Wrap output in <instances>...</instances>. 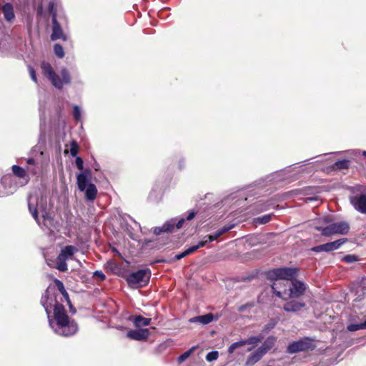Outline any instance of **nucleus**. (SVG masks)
<instances>
[{
    "instance_id": "nucleus-1",
    "label": "nucleus",
    "mask_w": 366,
    "mask_h": 366,
    "mask_svg": "<svg viewBox=\"0 0 366 366\" xmlns=\"http://www.w3.org/2000/svg\"><path fill=\"white\" fill-rule=\"evenodd\" d=\"M39 118H40V134L39 144L35 146L31 152V157L26 159V170L33 174H40L44 167L45 157L44 152L46 148L45 143V119H44V106L40 102L39 104Z\"/></svg>"
},
{
    "instance_id": "nucleus-2",
    "label": "nucleus",
    "mask_w": 366,
    "mask_h": 366,
    "mask_svg": "<svg viewBox=\"0 0 366 366\" xmlns=\"http://www.w3.org/2000/svg\"><path fill=\"white\" fill-rule=\"evenodd\" d=\"M49 325L54 332L62 336L74 335L78 330L77 324L70 320L64 307L61 305H56L54 309V319L49 320Z\"/></svg>"
},
{
    "instance_id": "nucleus-3",
    "label": "nucleus",
    "mask_w": 366,
    "mask_h": 366,
    "mask_svg": "<svg viewBox=\"0 0 366 366\" xmlns=\"http://www.w3.org/2000/svg\"><path fill=\"white\" fill-rule=\"evenodd\" d=\"M28 207L38 225L44 228L46 222V199L43 192L36 190L28 197Z\"/></svg>"
},
{
    "instance_id": "nucleus-4",
    "label": "nucleus",
    "mask_w": 366,
    "mask_h": 366,
    "mask_svg": "<svg viewBox=\"0 0 366 366\" xmlns=\"http://www.w3.org/2000/svg\"><path fill=\"white\" fill-rule=\"evenodd\" d=\"M277 283L274 282L272 285V290L276 296L282 298L283 300H287L293 297H299L302 295L306 290L305 285L300 282L297 281L295 279L292 281V286L288 290H285L283 292L278 291Z\"/></svg>"
},
{
    "instance_id": "nucleus-5",
    "label": "nucleus",
    "mask_w": 366,
    "mask_h": 366,
    "mask_svg": "<svg viewBox=\"0 0 366 366\" xmlns=\"http://www.w3.org/2000/svg\"><path fill=\"white\" fill-rule=\"evenodd\" d=\"M89 172L80 173L77 175L78 188L81 192H85V197L89 201H94L97 194L96 186L89 182Z\"/></svg>"
},
{
    "instance_id": "nucleus-6",
    "label": "nucleus",
    "mask_w": 366,
    "mask_h": 366,
    "mask_svg": "<svg viewBox=\"0 0 366 366\" xmlns=\"http://www.w3.org/2000/svg\"><path fill=\"white\" fill-rule=\"evenodd\" d=\"M49 11L52 15V32L51 39L53 41L61 39L63 41L67 40V36L64 32L61 26L57 21L58 6L54 1L49 2Z\"/></svg>"
},
{
    "instance_id": "nucleus-7",
    "label": "nucleus",
    "mask_w": 366,
    "mask_h": 366,
    "mask_svg": "<svg viewBox=\"0 0 366 366\" xmlns=\"http://www.w3.org/2000/svg\"><path fill=\"white\" fill-rule=\"evenodd\" d=\"M298 274V269L292 267H280L269 270L267 276L270 280H294Z\"/></svg>"
},
{
    "instance_id": "nucleus-8",
    "label": "nucleus",
    "mask_w": 366,
    "mask_h": 366,
    "mask_svg": "<svg viewBox=\"0 0 366 366\" xmlns=\"http://www.w3.org/2000/svg\"><path fill=\"white\" fill-rule=\"evenodd\" d=\"M151 272L149 269H139L131 273L127 278L129 285L133 287H143L146 285L150 279Z\"/></svg>"
},
{
    "instance_id": "nucleus-9",
    "label": "nucleus",
    "mask_w": 366,
    "mask_h": 366,
    "mask_svg": "<svg viewBox=\"0 0 366 366\" xmlns=\"http://www.w3.org/2000/svg\"><path fill=\"white\" fill-rule=\"evenodd\" d=\"M316 229L321 231L323 235L330 236L335 234H346L349 232L350 226L345 222H340L331 224L325 227H316Z\"/></svg>"
},
{
    "instance_id": "nucleus-10",
    "label": "nucleus",
    "mask_w": 366,
    "mask_h": 366,
    "mask_svg": "<svg viewBox=\"0 0 366 366\" xmlns=\"http://www.w3.org/2000/svg\"><path fill=\"white\" fill-rule=\"evenodd\" d=\"M263 337L261 335L258 336H251L247 339H242L239 341L235 342L232 343L229 347H228V353L232 354L234 352V350L237 348L242 347L244 345H251L249 347L247 350V351L250 352L253 350L254 348H255L257 345L262 342Z\"/></svg>"
},
{
    "instance_id": "nucleus-11",
    "label": "nucleus",
    "mask_w": 366,
    "mask_h": 366,
    "mask_svg": "<svg viewBox=\"0 0 366 366\" xmlns=\"http://www.w3.org/2000/svg\"><path fill=\"white\" fill-rule=\"evenodd\" d=\"M46 71L47 76L50 79L52 84L56 89H60L62 88L64 84L69 82V75L66 69H62L61 71V77L59 75L54 74L52 71L51 66L48 64Z\"/></svg>"
},
{
    "instance_id": "nucleus-12",
    "label": "nucleus",
    "mask_w": 366,
    "mask_h": 366,
    "mask_svg": "<svg viewBox=\"0 0 366 366\" xmlns=\"http://www.w3.org/2000/svg\"><path fill=\"white\" fill-rule=\"evenodd\" d=\"M184 222V219L182 218L176 223V219H172L167 221L162 227H156L154 228V233L159 235L162 232H171L174 231V227L180 229Z\"/></svg>"
},
{
    "instance_id": "nucleus-13",
    "label": "nucleus",
    "mask_w": 366,
    "mask_h": 366,
    "mask_svg": "<svg viewBox=\"0 0 366 366\" xmlns=\"http://www.w3.org/2000/svg\"><path fill=\"white\" fill-rule=\"evenodd\" d=\"M313 345L309 339L293 342L287 346V351L290 354L312 350Z\"/></svg>"
},
{
    "instance_id": "nucleus-14",
    "label": "nucleus",
    "mask_w": 366,
    "mask_h": 366,
    "mask_svg": "<svg viewBox=\"0 0 366 366\" xmlns=\"http://www.w3.org/2000/svg\"><path fill=\"white\" fill-rule=\"evenodd\" d=\"M347 239L343 238L334 242L325 243L318 246H315L311 249L312 251L315 252H331L340 248V247L346 242Z\"/></svg>"
},
{
    "instance_id": "nucleus-15",
    "label": "nucleus",
    "mask_w": 366,
    "mask_h": 366,
    "mask_svg": "<svg viewBox=\"0 0 366 366\" xmlns=\"http://www.w3.org/2000/svg\"><path fill=\"white\" fill-rule=\"evenodd\" d=\"M11 176H5L0 182V197H4L13 194L15 187L11 184Z\"/></svg>"
},
{
    "instance_id": "nucleus-16",
    "label": "nucleus",
    "mask_w": 366,
    "mask_h": 366,
    "mask_svg": "<svg viewBox=\"0 0 366 366\" xmlns=\"http://www.w3.org/2000/svg\"><path fill=\"white\" fill-rule=\"evenodd\" d=\"M350 202L358 212L366 214V194H360L350 197Z\"/></svg>"
},
{
    "instance_id": "nucleus-17",
    "label": "nucleus",
    "mask_w": 366,
    "mask_h": 366,
    "mask_svg": "<svg viewBox=\"0 0 366 366\" xmlns=\"http://www.w3.org/2000/svg\"><path fill=\"white\" fill-rule=\"evenodd\" d=\"M127 337L130 339L135 340H145L149 335V330L148 329H139L132 330L127 332Z\"/></svg>"
},
{
    "instance_id": "nucleus-18",
    "label": "nucleus",
    "mask_w": 366,
    "mask_h": 366,
    "mask_svg": "<svg viewBox=\"0 0 366 366\" xmlns=\"http://www.w3.org/2000/svg\"><path fill=\"white\" fill-rule=\"evenodd\" d=\"M305 303L301 301L297 300H292L288 302H287L284 307L283 309L286 312H295L301 310L303 307H305Z\"/></svg>"
},
{
    "instance_id": "nucleus-19",
    "label": "nucleus",
    "mask_w": 366,
    "mask_h": 366,
    "mask_svg": "<svg viewBox=\"0 0 366 366\" xmlns=\"http://www.w3.org/2000/svg\"><path fill=\"white\" fill-rule=\"evenodd\" d=\"M264 355L258 349L252 352L247 357L245 362V366H252L259 362Z\"/></svg>"
},
{
    "instance_id": "nucleus-20",
    "label": "nucleus",
    "mask_w": 366,
    "mask_h": 366,
    "mask_svg": "<svg viewBox=\"0 0 366 366\" xmlns=\"http://www.w3.org/2000/svg\"><path fill=\"white\" fill-rule=\"evenodd\" d=\"M205 245V242H199L197 245L192 246L189 247L188 249H185L184 252H180L175 255L174 259L176 260H179L182 258H184V257L193 253L196 250H197L199 248L202 247Z\"/></svg>"
},
{
    "instance_id": "nucleus-21",
    "label": "nucleus",
    "mask_w": 366,
    "mask_h": 366,
    "mask_svg": "<svg viewBox=\"0 0 366 366\" xmlns=\"http://www.w3.org/2000/svg\"><path fill=\"white\" fill-rule=\"evenodd\" d=\"M54 287L59 291V292L63 295L64 298L68 302L70 306L71 310L72 309V306L71 305V302L69 300V294L64 288V285L61 281L57 279H54Z\"/></svg>"
},
{
    "instance_id": "nucleus-22",
    "label": "nucleus",
    "mask_w": 366,
    "mask_h": 366,
    "mask_svg": "<svg viewBox=\"0 0 366 366\" xmlns=\"http://www.w3.org/2000/svg\"><path fill=\"white\" fill-rule=\"evenodd\" d=\"M277 339L274 337L270 336L266 339L262 345L257 349L265 355L269 350H271L275 344Z\"/></svg>"
},
{
    "instance_id": "nucleus-23",
    "label": "nucleus",
    "mask_w": 366,
    "mask_h": 366,
    "mask_svg": "<svg viewBox=\"0 0 366 366\" xmlns=\"http://www.w3.org/2000/svg\"><path fill=\"white\" fill-rule=\"evenodd\" d=\"M214 319V316L212 313H208L204 315H200L194 317L189 319V322H199L202 325H207L210 323Z\"/></svg>"
},
{
    "instance_id": "nucleus-24",
    "label": "nucleus",
    "mask_w": 366,
    "mask_h": 366,
    "mask_svg": "<svg viewBox=\"0 0 366 366\" xmlns=\"http://www.w3.org/2000/svg\"><path fill=\"white\" fill-rule=\"evenodd\" d=\"M76 251L77 249L74 246L68 245L61 250L58 257H62L64 259L67 260L71 258Z\"/></svg>"
},
{
    "instance_id": "nucleus-25",
    "label": "nucleus",
    "mask_w": 366,
    "mask_h": 366,
    "mask_svg": "<svg viewBox=\"0 0 366 366\" xmlns=\"http://www.w3.org/2000/svg\"><path fill=\"white\" fill-rule=\"evenodd\" d=\"M2 12L4 14V18L8 21H11L14 18V13L13 6L9 4H5L2 7Z\"/></svg>"
},
{
    "instance_id": "nucleus-26",
    "label": "nucleus",
    "mask_w": 366,
    "mask_h": 366,
    "mask_svg": "<svg viewBox=\"0 0 366 366\" xmlns=\"http://www.w3.org/2000/svg\"><path fill=\"white\" fill-rule=\"evenodd\" d=\"M134 325L136 327H141L142 326H147L151 322L150 318H145L141 315H138L133 319Z\"/></svg>"
},
{
    "instance_id": "nucleus-27",
    "label": "nucleus",
    "mask_w": 366,
    "mask_h": 366,
    "mask_svg": "<svg viewBox=\"0 0 366 366\" xmlns=\"http://www.w3.org/2000/svg\"><path fill=\"white\" fill-rule=\"evenodd\" d=\"M60 272H66L68 269L66 260L62 257H57L55 267Z\"/></svg>"
},
{
    "instance_id": "nucleus-28",
    "label": "nucleus",
    "mask_w": 366,
    "mask_h": 366,
    "mask_svg": "<svg viewBox=\"0 0 366 366\" xmlns=\"http://www.w3.org/2000/svg\"><path fill=\"white\" fill-rule=\"evenodd\" d=\"M12 172L18 177L24 178L26 175L25 169L17 165L12 166Z\"/></svg>"
},
{
    "instance_id": "nucleus-29",
    "label": "nucleus",
    "mask_w": 366,
    "mask_h": 366,
    "mask_svg": "<svg viewBox=\"0 0 366 366\" xmlns=\"http://www.w3.org/2000/svg\"><path fill=\"white\" fill-rule=\"evenodd\" d=\"M221 234L217 230L213 234L205 236L204 239L200 241L199 242H205V245L210 242L216 240L218 237H219Z\"/></svg>"
},
{
    "instance_id": "nucleus-30",
    "label": "nucleus",
    "mask_w": 366,
    "mask_h": 366,
    "mask_svg": "<svg viewBox=\"0 0 366 366\" xmlns=\"http://www.w3.org/2000/svg\"><path fill=\"white\" fill-rule=\"evenodd\" d=\"M196 349V347H191L189 350H188L187 351L184 352L182 355H181L178 358H177V362L179 363H182L184 361H185L191 355L192 353L193 352V351Z\"/></svg>"
},
{
    "instance_id": "nucleus-31",
    "label": "nucleus",
    "mask_w": 366,
    "mask_h": 366,
    "mask_svg": "<svg viewBox=\"0 0 366 366\" xmlns=\"http://www.w3.org/2000/svg\"><path fill=\"white\" fill-rule=\"evenodd\" d=\"M54 54L59 57V58H63L64 56V51L63 47L59 44H56L54 46Z\"/></svg>"
},
{
    "instance_id": "nucleus-32",
    "label": "nucleus",
    "mask_w": 366,
    "mask_h": 366,
    "mask_svg": "<svg viewBox=\"0 0 366 366\" xmlns=\"http://www.w3.org/2000/svg\"><path fill=\"white\" fill-rule=\"evenodd\" d=\"M349 163L350 162L346 159L339 160L335 163V167L339 169H347L349 167Z\"/></svg>"
},
{
    "instance_id": "nucleus-33",
    "label": "nucleus",
    "mask_w": 366,
    "mask_h": 366,
    "mask_svg": "<svg viewBox=\"0 0 366 366\" xmlns=\"http://www.w3.org/2000/svg\"><path fill=\"white\" fill-rule=\"evenodd\" d=\"M79 152V145L75 141H72L70 144V154L72 157H76Z\"/></svg>"
},
{
    "instance_id": "nucleus-34",
    "label": "nucleus",
    "mask_w": 366,
    "mask_h": 366,
    "mask_svg": "<svg viewBox=\"0 0 366 366\" xmlns=\"http://www.w3.org/2000/svg\"><path fill=\"white\" fill-rule=\"evenodd\" d=\"M272 219V214H265L262 217H259L255 219L257 223L264 224L269 222Z\"/></svg>"
},
{
    "instance_id": "nucleus-35",
    "label": "nucleus",
    "mask_w": 366,
    "mask_h": 366,
    "mask_svg": "<svg viewBox=\"0 0 366 366\" xmlns=\"http://www.w3.org/2000/svg\"><path fill=\"white\" fill-rule=\"evenodd\" d=\"M73 115H74V119L76 121H80L81 119V110L79 106H77V105L74 106Z\"/></svg>"
},
{
    "instance_id": "nucleus-36",
    "label": "nucleus",
    "mask_w": 366,
    "mask_h": 366,
    "mask_svg": "<svg viewBox=\"0 0 366 366\" xmlns=\"http://www.w3.org/2000/svg\"><path fill=\"white\" fill-rule=\"evenodd\" d=\"M219 357V352L217 351H212L207 353L206 355V360L207 362H212L217 360Z\"/></svg>"
},
{
    "instance_id": "nucleus-37",
    "label": "nucleus",
    "mask_w": 366,
    "mask_h": 366,
    "mask_svg": "<svg viewBox=\"0 0 366 366\" xmlns=\"http://www.w3.org/2000/svg\"><path fill=\"white\" fill-rule=\"evenodd\" d=\"M347 329L348 331H350V332H354V331H357V330H363L362 329V323H360V324H350V325H349L347 326Z\"/></svg>"
},
{
    "instance_id": "nucleus-38",
    "label": "nucleus",
    "mask_w": 366,
    "mask_h": 366,
    "mask_svg": "<svg viewBox=\"0 0 366 366\" xmlns=\"http://www.w3.org/2000/svg\"><path fill=\"white\" fill-rule=\"evenodd\" d=\"M343 260L347 263H352L357 260V257L352 254H347L343 257Z\"/></svg>"
},
{
    "instance_id": "nucleus-39",
    "label": "nucleus",
    "mask_w": 366,
    "mask_h": 366,
    "mask_svg": "<svg viewBox=\"0 0 366 366\" xmlns=\"http://www.w3.org/2000/svg\"><path fill=\"white\" fill-rule=\"evenodd\" d=\"M75 163H76V165L77 168L79 170H82L83 169L84 162H83V159L81 157H76V159H75Z\"/></svg>"
},
{
    "instance_id": "nucleus-40",
    "label": "nucleus",
    "mask_w": 366,
    "mask_h": 366,
    "mask_svg": "<svg viewBox=\"0 0 366 366\" xmlns=\"http://www.w3.org/2000/svg\"><path fill=\"white\" fill-rule=\"evenodd\" d=\"M29 74H30V76H31V79L34 82H36L37 80H36V74H35V71H34V68L31 67V66H29Z\"/></svg>"
},
{
    "instance_id": "nucleus-41",
    "label": "nucleus",
    "mask_w": 366,
    "mask_h": 366,
    "mask_svg": "<svg viewBox=\"0 0 366 366\" xmlns=\"http://www.w3.org/2000/svg\"><path fill=\"white\" fill-rule=\"evenodd\" d=\"M233 228V225L229 226H224L222 228L218 229L219 232L221 234V235L224 234V233L227 232L230 229Z\"/></svg>"
},
{
    "instance_id": "nucleus-42",
    "label": "nucleus",
    "mask_w": 366,
    "mask_h": 366,
    "mask_svg": "<svg viewBox=\"0 0 366 366\" xmlns=\"http://www.w3.org/2000/svg\"><path fill=\"white\" fill-rule=\"evenodd\" d=\"M94 276L99 277L102 280H104L106 278L105 274L102 271L99 270H97L94 272Z\"/></svg>"
},
{
    "instance_id": "nucleus-43",
    "label": "nucleus",
    "mask_w": 366,
    "mask_h": 366,
    "mask_svg": "<svg viewBox=\"0 0 366 366\" xmlns=\"http://www.w3.org/2000/svg\"><path fill=\"white\" fill-rule=\"evenodd\" d=\"M196 212L194 211H190L187 217V219L190 221L194 219L195 217Z\"/></svg>"
},
{
    "instance_id": "nucleus-44",
    "label": "nucleus",
    "mask_w": 366,
    "mask_h": 366,
    "mask_svg": "<svg viewBox=\"0 0 366 366\" xmlns=\"http://www.w3.org/2000/svg\"><path fill=\"white\" fill-rule=\"evenodd\" d=\"M41 304L43 306V307H44L46 309V300H44V295H42V297H41Z\"/></svg>"
},
{
    "instance_id": "nucleus-45",
    "label": "nucleus",
    "mask_w": 366,
    "mask_h": 366,
    "mask_svg": "<svg viewBox=\"0 0 366 366\" xmlns=\"http://www.w3.org/2000/svg\"><path fill=\"white\" fill-rule=\"evenodd\" d=\"M41 69H42V71L44 73H45L46 72V64L44 62H42V64H41Z\"/></svg>"
},
{
    "instance_id": "nucleus-46",
    "label": "nucleus",
    "mask_w": 366,
    "mask_h": 366,
    "mask_svg": "<svg viewBox=\"0 0 366 366\" xmlns=\"http://www.w3.org/2000/svg\"><path fill=\"white\" fill-rule=\"evenodd\" d=\"M37 12H38V14H42V12H43L42 6H39V7L38 8V9H37Z\"/></svg>"
},
{
    "instance_id": "nucleus-47",
    "label": "nucleus",
    "mask_w": 366,
    "mask_h": 366,
    "mask_svg": "<svg viewBox=\"0 0 366 366\" xmlns=\"http://www.w3.org/2000/svg\"><path fill=\"white\" fill-rule=\"evenodd\" d=\"M247 305H242L241 307H239V311L240 312H242L244 310V309L246 308Z\"/></svg>"
},
{
    "instance_id": "nucleus-48",
    "label": "nucleus",
    "mask_w": 366,
    "mask_h": 366,
    "mask_svg": "<svg viewBox=\"0 0 366 366\" xmlns=\"http://www.w3.org/2000/svg\"><path fill=\"white\" fill-rule=\"evenodd\" d=\"M362 329H366V320L364 322H362Z\"/></svg>"
},
{
    "instance_id": "nucleus-49",
    "label": "nucleus",
    "mask_w": 366,
    "mask_h": 366,
    "mask_svg": "<svg viewBox=\"0 0 366 366\" xmlns=\"http://www.w3.org/2000/svg\"><path fill=\"white\" fill-rule=\"evenodd\" d=\"M42 255L44 256V257H46V253L44 252V250H43V252H42Z\"/></svg>"
},
{
    "instance_id": "nucleus-50",
    "label": "nucleus",
    "mask_w": 366,
    "mask_h": 366,
    "mask_svg": "<svg viewBox=\"0 0 366 366\" xmlns=\"http://www.w3.org/2000/svg\"><path fill=\"white\" fill-rule=\"evenodd\" d=\"M363 155L366 156V152H363Z\"/></svg>"
}]
</instances>
